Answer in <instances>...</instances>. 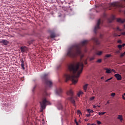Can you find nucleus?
Listing matches in <instances>:
<instances>
[{"label": "nucleus", "mask_w": 125, "mask_h": 125, "mask_svg": "<svg viewBox=\"0 0 125 125\" xmlns=\"http://www.w3.org/2000/svg\"><path fill=\"white\" fill-rule=\"evenodd\" d=\"M67 56L75 58L78 56H80L81 61L77 63H71L68 67L70 73H66L64 75L65 79V83L71 80L73 84H76L78 83L80 75L82 74L83 70V62H82L84 55L82 53L81 50V45L76 44L71 46L68 49L67 53Z\"/></svg>", "instance_id": "nucleus-1"}, {"label": "nucleus", "mask_w": 125, "mask_h": 125, "mask_svg": "<svg viewBox=\"0 0 125 125\" xmlns=\"http://www.w3.org/2000/svg\"><path fill=\"white\" fill-rule=\"evenodd\" d=\"M42 81L47 87H51L52 86V81L48 79V74H44L42 76Z\"/></svg>", "instance_id": "nucleus-2"}, {"label": "nucleus", "mask_w": 125, "mask_h": 125, "mask_svg": "<svg viewBox=\"0 0 125 125\" xmlns=\"http://www.w3.org/2000/svg\"><path fill=\"white\" fill-rule=\"evenodd\" d=\"M40 103L41 104V112H42V111L45 109L46 105H50V103L46 100L45 97L42 98Z\"/></svg>", "instance_id": "nucleus-3"}, {"label": "nucleus", "mask_w": 125, "mask_h": 125, "mask_svg": "<svg viewBox=\"0 0 125 125\" xmlns=\"http://www.w3.org/2000/svg\"><path fill=\"white\" fill-rule=\"evenodd\" d=\"M66 94L69 96H70V97L68 98V100L71 101L74 106H76V102H75V99H74V92L73 91V90L70 89L67 91Z\"/></svg>", "instance_id": "nucleus-4"}, {"label": "nucleus", "mask_w": 125, "mask_h": 125, "mask_svg": "<svg viewBox=\"0 0 125 125\" xmlns=\"http://www.w3.org/2000/svg\"><path fill=\"white\" fill-rule=\"evenodd\" d=\"M103 22V20H101L100 19L98 21L94 29V32L95 34H96L97 33V30L100 29V24H102Z\"/></svg>", "instance_id": "nucleus-5"}, {"label": "nucleus", "mask_w": 125, "mask_h": 125, "mask_svg": "<svg viewBox=\"0 0 125 125\" xmlns=\"http://www.w3.org/2000/svg\"><path fill=\"white\" fill-rule=\"evenodd\" d=\"M20 49L22 53H24V52L28 51V47H27L26 46H22L20 47Z\"/></svg>", "instance_id": "nucleus-6"}, {"label": "nucleus", "mask_w": 125, "mask_h": 125, "mask_svg": "<svg viewBox=\"0 0 125 125\" xmlns=\"http://www.w3.org/2000/svg\"><path fill=\"white\" fill-rule=\"evenodd\" d=\"M114 77H115L116 79H117L118 81L122 80V76L119 73L114 75Z\"/></svg>", "instance_id": "nucleus-7"}, {"label": "nucleus", "mask_w": 125, "mask_h": 125, "mask_svg": "<svg viewBox=\"0 0 125 125\" xmlns=\"http://www.w3.org/2000/svg\"><path fill=\"white\" fill-rule=\"evenodd\" d=\"M56 93L57 94V95H60L61 94H62V89H61V88L57 89L56 91Z\"/></svg>", "instance_id": "nucleus-8"}, {"label": "nucleus", "mask_w": 125, "mask_h": 125, "mask_svg": "<svg viewBox=\"0 0 125 125\" xmlns=\"http://www.w3.org/2000/svg\"><path fill=\"white\" fill-rule=\"evenodd\" d=\"M8 41L6 40H3L0 41V43H3L4 45H7L8 44Z\"/></svg>", "instance_id": "nucleus-9"}, {"label": "nucleus", "mask_w": 125, "mask_h": 125, "mask_svg": "<svg viewBox=\"0 0 125 125\" xmlns=\"http://www.w3.org/2000/svg\"><path fill=\"white\" fill-rule=\"evenodd\" d=\"M115 19H116L115 16L112 15L111 17L108 20V22H109V23H112V22H113V21H114Z\"/></svg>", "instance_id": "nucleus-10"}, {"label": "nucleus", "mask_w": 125, "mask_h": 125, "mask_svg": "<svg viewBox=\"0 0 125 125\" xmlns=\"http://www.w3.org/2000/svg\"><path fill=\"white\" fill-rule=\"evenodd\" d=\"M92 41H93V42H95L96 43V44H99L100 42H99V41H98V39H97V38L94 37L92 39Z\"/></svg>", "instance_id": "nucleus-11"}, {"label": "nucleus", "mask_w": 125, "mask_h": 125, "mask_svg": "<svg viewBox=\"0 0 125 125\" xmlns=\"http://www.w3.org/2000/svg\"><path fill=\"white\" fill-rule=\"evenodd\" d=\"M117 22H118L119 23H125V19H124V20H122V19H117Z\"/></svg>", "instance_id": "nucleus-12"}, {"label": "nucleus", "mask_w": 125, "mask_h": 125, "mask_svg": "<svg viewBox=\"0 0 125 125\" xmlns=\"http://www.w3.org/2000/svg\"><path fill=\"white\" fill-rule=\"evenodd\" d=\"M21 69H22V70H25V65L24 64V61L23 60V59L21 60Z\"/></svg>", "instance_id": "nucleus-13"}, {"label": "nucleus", "mask_w": 125, "mask_h": 125, "mask_svg": "<svg viewBox=\"0 0 125 125\" xmlns=\"http://www.w3.org/2000/svg\"><path fill=\"white\" fill-rule=\"evenodd\" d=\"M88 42V41H87L86 40L83 41V42H81V45H82V46H83L87 43Z\"/></svg>", "instance_id": "nucleus-14"}, {"label": "nucleus", "mask_w": 125, "mask_h": 125, "mask_svg": "<svg viewBox=\"0 0 125 125\" xmlns=\"http://www.w3.org/2000/svg\"><path fill=\"white\" fill-rule=\"evenodd\" d=\"M102 53H103V52L102 51H98L96 52V55H99V56H100V55H101Z\"/></svg>", "instance_id": "nucleus-15"}, {"label": "nucleus", "mask_w": 125, "mask_h": 125, "mask_svg": "<svg viewBox=\"0 0 125 125\" xmlns=\"http://www.w3.org/2000/svg\"><path fill=\"white\" fill-rule=\"evenodd\" d=\"M50 37L51 39H54V38H55L56 37V35L54 32H53L51 34Z\"/></svg>", "instance_id": "nucleus-16"}, {"label": "nucleus", "mask_w": 125, "mask_h": 125, "mask_svg": "<svg viewBox=\"0 0 125 125\" xmlns=\"http://www.w3.org/2000/svg\"><path fill=\"white\" fill-rule=\"evenodd\" d=\"M117 119H118V120H120V121L121 122H122V121H123V116H122V115H118V118H117Z\"/></svg>", "instance_id": "nucleus-17"}, {"label": "nucleus", "mask_w": 125, "mask_h": 125, "mask_svg": "<svg viewBox=\"0 0 125 125\" xmlns=\"http://www.w3.org/2000/svg\"><path fill=\"white\" fill-rule=\"evenodd\" d=\"M105 70H106V74H110V73H112V70H111L110 69L106 68V69H105Z\"/></svg>", "instance_id": "nucleus-18"}, {"label": "nucleus", "mask_w": 125, "mask_h": 125, "mask_svg": "<svg viewBox=\"0 0 125 125\" xmlns=\"http://www.w3.org/2000/svg\"><path fill=\"white\" fill-rule=\"evenodd\" d=\"M87 85H88V84H85L83 86V89H84V91H86V89H87Z\"/></svg>", "instance_id": "nucleus-19"}, {"label": "nucleus", "mask_w": 125, "mask_h": 125, "mask_svg": "<svg viewBox=\"0 0 125 125\" xmlns=\"http://www.w3.org/2000/svg\"><path fill=\"white\" fill-rule=\"evenodd\" d=\"M87 112H88V113H93L94 112V111H93V110H91L90 109H87Z\"/></svg>", "instance_id": "nucleus-20"}, {"label": "nucleus", "mask_w": 125, "mask_h": 125, "mask_svg": "<svg viewBox=\"0 0 125 125\" xmlns=\"http://www.w3.org/2000/svg\"><path fill=\"white\" fill-rule=\"evenodd\" d=\"M104 114H106V112H102L98 113V115H99V116H101V115H104Z\"/></svg>", "instance_id": "nucleus-21"}, {"label": "nucleus", "mask_w": 125, "mask_h": 125, "mask_svg": "<svg viewBox=\"0 0 125 125\" xmlns=\"http://www.w3.org/2000/svg\"><path fill=\"white\" fill-rule=\"evenodd\" d=\"M125 55V52L123 53H121L120 55V57L122 58L124 57V56Z\"/></svg>", "instance_id": "nucleus-22"}, {"label": "nucleus", "mask_w": 125, "mask_h": 125, "mask_svg": "<svg viewBox=\"0 0 125 125\" xmlns=\"http://www.w3.org/2000/svg\"><path fill=\"white\" fill-rule=\"evenodd\" d=\"M97 63H101V62H102V60L101 59H99L97 61Z\"/></svg>", "instance_id": "nucleus-23"}, {"label": "nucleus", "mask_w": 125, "mask_h": 125, "mask_svg": "<svg viewBox=\"0 0 125 125\" xmlns=\"http://www.w3.org/2000/svg\"><path fill=\"white\" fill-rule=\"evenodd\" d=\"M95 59V57H92L90 58V61H92V60H94Z\"/></svg>", "instance_id": "nucleus-24"}, {"label": "nucleus", "mask_w": 125, "mask_h": 125, "mask_svg": "<svg viewBox=\"0 0 125 125\" xmlns=\"http://www.w3.org/2000/svg\"><path fill=\"white\" fill-rule=\"evenodd\" d=\"M117 47H118V48H119V49L121 50V49H122V47H123V46H122V45H118Z\"/></svg>", "instance_id": "nucleus-25"}, {"label": "nucleus", "mask_w": 125, "mask_h": 125, "mask_svg": "<svg viewBox=\"0 0 125 125\" xmlns=\"http://www.w3.org/2000/svg\"><path fill=\"white\" fill-rule=\"evenodd\" d=\"M95 98V97L93 96V97L90 98V100H91V101H92V100H93Z\"/></svg>", "instance_id": "nucleus-26"}, {"label": "nucleus", "mask_w": 125, "mask_h": 125, "mask_svg": "<svg viewBox=\"0 0 125 125\" xmlns=\"http://www.w3.org/2000/svg\"><path fill=\"white\" fill-rule=\"evenodd\" d=\"M115 95H116V94L115 93H112L111 94V96H112V97H115Z\"/></svg>", "instance_id": "nucleus-27"}, {"label": "nucleus", "mask_w": 125, "mask_h": 125, "mask_svg": "<svg viewBox=\"0 0 125 125\" xmlns=\"http://www.w3.org/2000/svg\"><path fill=\"white\" fill-rule=\"evenodd\" d=\"M117 31H120V32H122V29H120L119 27H117L116 28Z\"/></svg>", "instance_id": "nucleus-28"}, {"label": "nucleus", "mask_w": 125, "mask_h": 125, "mask_svg": "<svg viewBox=\"0 0 125 125\" xmlns=\"http://www.w3.org/2000/svg\"><path fill=\"white\" fill-rule=\"evenodd\" d=\"M105 57H107V58L109 57H111V55L110 54H107L105 55Z\"/></svg>", "instance_id": "nucleus-29"}, {"label": "nucleus", "mask_w": 125, "mask_h": 125, "mask_svg": "<svg viewBox=\"0 0 125 125\" xmlns=\"http://www.w3.org/2000/svg\"><path fill=\"white\" fill-rule=\"evenodd\" d=\"M84 63L85 65H86V64H87V59H86L84 60Z\"/></svg>", "instance_id": "nucleus-30"}, {"label": "nucleus", "mask_w": 125, "mask_h": 125, "mask_svg": "<svg viewBox=\"0 0 125 125\" xmlns=\"http://www.w3.org/2000/svg\"><path fill=\"white\" fill-rule=\"evenodd\" d=\"M117 42H118V43H122V40H119L118 41H117Z\"/></svg>", "instance_id": "nucleus-31"}, {"label": "nucleus", "mask_w": 125, "mask_h": 125, "mask_svg": "<svg viewBox=\"0 0 125 125\" xmlns=\"http://www.w3.org/2000/svg\"><path fill=\"white\" fill-rule=\"evenodd\" d=\"M97 123L98 125H101V122H100L99 121H97Z\"/></svg>", "instance_id": "nucleus-32"}, {"label": "nucleus", "mask_w": 125, "mask_h": 125, "mask_svg": "<svg viewBox=\"0 0 125 125\" xmlns=\"http://www.w3.org/2000/svg\"><path fill=\"white\" fill-rule=\"evenodd\" d=\"M107 17L106 14H104L103 15V18H106V17Z\"/></svg>", "instance_id": "nucleus-33"}, {"label": "nucleus", "mask_w": 125, "mask_h": 125, "mask_svg": "<svg viewBox=\"0 0 125 125\" xmlns=\"http://www.w3.org/2000/svg\"><path fill=\"white\" fill-rule=\"evenodd\" d=\"M81 93L79 92L78 93L77 95L78 96H79V97H80V96H81Z\"/></svg>", "instance_id": "nucleus-34"}, {"label": "nucleus", "mask_w": 125, "mask_h": 125, "mask_svg": "<svg viewBox=\"0 0 125 125\" xmlns=\"http://www.w3.org/2000/svg\"><path fill=\"white\" fill-rule=\"evenodd\" d=\"M77 113L78 114H82V112L80 110L77 111Z\"/></svg>", "instance_id": "nucleus-35"}, {"label": "nucleus", "mask_w": 125, "mask_h": 125, "mask_svg": "<svg viewBox=\"0 0 125 125\" xmlns=\"http://www.w3.org/2000/svg\"><path fill=\"white\" fill-rule=\"evenodd\" d=\"M86 117H87V118L90 117V114H86Z\"/></svg>", "instance_id": "nucleus-36"}, {"label": "nucleus", "mask_w": 125, "mask_h": 125, "mask_svg": "<svg viewBox=\"0 0 125 125\" xmlns=\"http://www.w3.org/2000/svg\"><path fill=\"white\" fill-rule=\"evenodd\" d=\"M114 37H118V34H117V33H114Z\"/></svg>", "instance_id": "nucleus-37"}, {"label": "nucleus", "mask_w": 125, "mask_h": 125, "mask_svg": "<svg viewBox=\"0 0 125 125\" xmlns=\"http://www.w3.org/2000/svg\"><path fill=\"white\" fill-rule=\"evenodd\" d=\"M93 107L94 109H96V107H97V105H93Z\"/></svg>", "instance_id": "nucleus-38"}, {"label": "nucleus", "mask_w": 125, "mask_h": 125, "mask_svg": "<svg viewBox=\"0 0 125 125\" xmlns=\"http://www.w3.org/2000/svg\"><path fill=\"white\" fill-rule=\"evenodd\" d=\"M122 35L125 36V32L122 33Z\"/></svg>", "instance_id": "nucleus-39"}, {"label": "nucleus", "mask_w": 125, "mask_h": 125, "mask_svg": "<svg viewBox=\"0 0 125 125\" xmlns=\"http://www.w3.org/2000/svg\"><path fill=\"white\" fill-rule=\"evenodd\" d=\"M79 92L80 93V94H83V92L82 91H79Z\"/></svg>", "instance_id": "nucleus-40"}, {"label": "nucleus", "mask_w": 125, "mask_h": 125, "mask_svg": "<svg viewBox=\"0 0 125 125\" xmlns=\"http://www.w3.org/2000/svg\"><path fill=\"white\" fill-rule=\"evenodd\" d=\"M106 104H110V101H108L106 103Z\"/></svg>", "instance_id": "nucleus-41"}, {"label": "nucleus", "mask_w": 125, "mask_h": 125, "mask_svg": "<svg viewBox=\"0 0 125 125\" xmlns=\"http://www.w3.org/2000/svg\"><path fill=\"white\" fill-rule=\"evenodd\" d=\"M125 46V43H123L122 45V47H124V46Z\"/></svg>", "instance_id": "nucleus-42"}, {"label": "nucleus", "mask_w": 125, "mask_h": 125, "mask_svg": "<svg viewBox=\"0 0 125 125\" xmlns=\"http://www.w3.org/2000/svg\"><path fill=\"white\" fill-rule=\"evenodd\" d=\"M109 81H110L109 79H107V80H105V83H107V82H109Z\"/></svg>", "instance_id": "nucleus-43"}, {"label": "nucleus", "mask_w": 125, "mask_h": 125, "mask_svg": "<svg viewBox=\"0 0 125 125\" xmlns=\"http://www.w3.org/2000/svg\"><path fill=\"white\" fill-rule=\"evenodd\" d=\"M121 52L120 51H117V52H116V53H120Z\"/></svg>", "instance_id": "nucleus-44"}, {"label": "nucleus", "mask_w": 125, "mask_h": 125, "mask_svg": "<svg viewBox=\"0 0 125 125\" xmlns=\"http://www.w3.org/2000/svg\"><path fill=\"white\" fill-rule=\"evenodd\" d=\"M112 79H113L112 77H111V78H109V79H109V81H111V80H112Z\"/></svg>", "instance_id": "nucleus-45"}, {"label": "nucleus", "mask_w": 125, "mask_h": 125, "mask_svg": "<svg viewBox=\"0 0 125 125\" xmlns=\"http://www.w3.org/2000/svg\"><path fill=\"white\" fill-rule=\"evenodd\" d=\"M123 99L124 100H125V96H123Z\"/></svg>", "instance_id": "nucleus-46"}, {"label": "nucleus", "mask_w": 125, "mask_h": 125, "mask_svg": "<svg viewBox=\"0 0 125 125\" xmlns=\"http://www.w3.org/2000/svg\"><path fill=\"white\" fill-rule=\"evenodd\" d=\"M111 71H112V72H115V70L112 69V70H111Z\"/></svg>", "instance_id": "nucleus-47"}, {"label": "nucleus", "mask_w": 125, "mask_h": 125, "mask_svg": "<svg viewBox=\"0 0 125 125\" xmlns=\"http://www.w3.org/2000/svg\"><path fill=\"white\" fill-rule=\"evenodd\" d=\"M63 108V106H62V105H61V109H62Z\"/></svg>", "instance_id": "nucleus-48"}, {"label": "nucleus", "mask_w": 125, "mask_h": 125, "mask_svg": "<svg viewBox=\"0 0 125 125\" xmlns=\"http://www.w3.org/2000/svg\"><path fill=\"white\" fill-rule=\"evenodd\" d=\"M97 107H98L99 108H100V105H97Z\"/></svg>", "instance_id": "nucleus-49"}, {"label": "nucleus", "mask_w": 125, "mask_h": 125, "mask_svg": "<svg viewBox=\"0 0 125 125\" xmlns=\"http://www.w3.org/2000/svg\"><path fill=\"white\" fill-rule=\"evenodd\" d=\"M85 121L86 122H87V121H88V120L85 119Z\"/></svg>", "instance_id": "nucleus-50"}, {"label": "nucleus", "mask_w": 125, "mask_h": 125, "mask_svg": "<svg viewBox=\"0 0 125 125\" xmlns=\"http://www.w3.org/2000/svg\"><path fill=\"white\" fill-rule=\"evenodd\" d=\"M87 125H90V124L88 123Z\"/></svg>", "instance_id": "nucleus-51"}, {"label": "nucleus", "mask_w": 125, "mask_h": 125, "mask_svg": "<svg viewBox=\"0 0 125 125\" xmlns=\"http://www.w3.org/2000/svg\"><path fill=\"white\" fill-rule=\"evenodd\" d=\"M118 37H121V35H117Z\"/></svg>", "instance_id": "nucleus-52"}, {"label": "nucleus", "mask_w": 125, "mask_h": 125, "mask_svg": "<svg viewBox=\"0 0 125 125\" xmlns=\"http://www.w3.org/2000/svg\"><path fill=\"white\" fill-rule=\"evenodd\" d=\"M77 125H78V122H76Z\"/></svg>", "instance_id": "nucleus-53"}, {"label": "nucleus", "mask_w": 125, "mask_h": 125, "mask_svg": "<svg viewBox=\"0 0 125 125\" xmlns=\"http://www.w3.org/2000/svg\"><path fill=\"white\" fill-rule=\"evenodd\" d=\"M35 88H36V87H34L33 89H35Z\"/></svg>", "instance_id": "nucleus-54"}, {"label": "nucleus", "mask_w": 125, "mask_h": 125, "mask_svg": "<svg viewBox=\"0 0 125 125\" xmlns=\"http://www.w3.org/2000/svg\"><path fill=\"white\" fill-rule=\"evenodd\" d=\"M101 38H102V35H101Z\"/></svg>", "instance_id": "nucleus-55"}, {"label": "nucleus", "mask_w": 125, "mask_h": 125, "mask_svg": "<svg viewBox=\"0 0 125 125\" xmlns=\"http://www.w3.org/2000/svg\"><path fill=\"white\" fill-rule=\"evenodd\" d=\"M124 28H125V25H124Z\"/></svg>", "instance_id": "nucleus-56"}, {"label": "nucleus", "mask_w": 125, "mask_h": 125, "mask_svg": "<svg viewBox=\"0 0 125 125\" xmlns=\"http://www.w3.org/2000/svg\"><path fill=\"white\" fill-rule=\"evenodd\" d=\"M124 95H125V93H124Z\"/></svg>", "instance_id": "nucleus-57"}, {"label": "nucleus", "mask_w": 125, "mask_h": 125, "mask_svg": "<svg viewBox=\"0 0 125 125\" xmlns=\"http://www.w3.org/2000/svg\"><path fill=\"white\" fill-rule=\"evenodd\" d=\"M101 79H103V77H102Z\"/></svg>", "instance_id": "nucleus-58"}]
</instances>
